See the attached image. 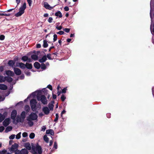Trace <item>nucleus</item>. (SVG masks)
Wrapping results in <instances>:
<instances>
[{
	"label": "nucleus",
	"mask_w": 154,
	"mask_h": 154,
	"mask_svg": "<svg viewBox=\"0 0 154 154\" xmlns=\"http://www.w3.org/2000/svg\"><path fill=\"white\" fill-rule=\"evenodd\" d=\"M10 15V14H3V16H9Z\"/></svg>",
	"instance_id": "obj_63"
},
{
	"label": "nucleus",
	"mask_w": 154,
	"mask_h": 154,
	"mask_svg": "<svg viewBox=\"0 0 154 154\" xmlns=\"http://www.w3.org/2000/svg\"><path fill=\"white\" fill-rule=\"evenodd\" d=\"M37 93V91H35V92H33L32 93V94H30L29 96H30V97L31 96H32L33 97H34L36 95Z\"/></svg>",
	"instance_id": "obj_39"
},
{
	"label": "nucleus",
	"mask_w": 154,
	"mask_h": 154,
	"mask_svg": "<svg viewBox=\"0 0 154 154\" xmlns=\"http://www.w3.org/2000/svg\"><path fill=\"white\" fill-rule=\"evenodd\" d=\"M17 114V111L15 110H14L12 111L11 113V118L14 120H15V117Z\"/></svg>",
	"instance_id": "obj_7"
},
{
	"label": "nucleus",
	"mask_w": 154,
	"mask_h": 154,
	"mask_svg": "<svg viewBox=\"0 0 154 154\" xmlns=\"http://www.w3.org/2000/svg\"><path fill=\"white\" fill-rule=\"evenodd\" d=\"M25 109L27 112H29V107L28 105H26L25 107Z\"/></svg>",
	"instance_id": "obj_37"
},
{
	"label": "nucleus",
	"mask_w": 154,
	"mask_h": 154,
	"mask_svg": "<svg viewBox=\"0 0 154 154\" xmlns=\"http://www.w3.org/2000/svg\"><path fill=\"white\" fill-rule=\"evenodd\" d=\"M46 133L47 134H50L51 135L53 136L54 135V132L53 130L52 129H49L47 130Z\"/></svg>",
	"instance_id": "obj_14"
},
{
	"label": "nucleus",
	"mask_w": 154,
	"mask_h": 154,
	"mask_svg": "<svg viewBox=\"0 0 154 154\" xmlns=\"http://www.w3.org/2000/svg\"><path fill=\"white\" fill-rule=\"evenodd\" d=\"M10 119L9 118H7L3 122V125L5 127L7 126L10 123Z\"/></svg>",
	"instance_id": "obj_9"
},
{
	"label": "nucleus",
	"mask_w": 154,
	"mask_h": 154,
	"mask_svg": "<svg viewBox=\"0 0 154 154\" xmlns=\"http://www.w3.org/2000/svg\"><path fill=\"white\" fill-rule=\"evenodd\" d=\"M48 106L50 110H53L54 105L52 103H49Z\"/></svg>",
	"instance_id": "obj_25"
},
{
	"label": "nucleus",
	"mask_w": 154,
	"mask_h": 154,
	"mask_svg": "<svg viewBox=\"0 0 154 154\" xmlns=\"http://www.w3.org/2000/svg\"><path fill=\"white\" fill-rule=\"evenodd\" d=\"M25 66L28 69H31L32 68V65L30 63H26Z\"/></svg>",
	"instance_id": "obj_22"
},
{
	"label": "nucleus",
	"mask_w": 154,
	"mask_h": 154,
	"mask_svg": "<svg viewBox=\"0 0 154 154\" xmlns=\"http://www.w3.org/2000/svg\"><path fill=\"white\" fill-rule=\"evenodd\" d=\"M55 15L57 17H59L60 18H61L62 17V14L60 11H58L55 14Z\"/></svg>",
	"instance_id": "obj_19"
},
{
	"label": "nucleus",
	"mask_w": 154,
	"mask_h": 154,
	"mask_svg": "<svg viewBox=\"0 0 154 154\" xmlns=\"http://www.w3.org/2000/svg\"><path fill=\"white\" fill-rule=\"evenodd\" d=\"M53 37H54L53 40H54V42L55 41H56L57 40V36L56 34H54V35Z\"/></svg>",
	"instance_id": "obj_41"
},
{
	"label": "nucleus",
	"mask_w": 154,
	"mask_h": 154,
	"mask_svg": "<svg viewBox=\"0 0 154 154\" xmlns=\"http://www.w3.org/2000/svg\"><path fill=\"white\" fill-rule=\"evenodd\" d=\"M56 28L58 30H60L62 29V27L61 26H58V25L56 27Z\"/></svg>",
	"instance_id": "obj_49"
},
{
	"label": "nucleus",
	"mask_w": 154,
	"mask_h": 154,
	"mask_svg": "<svg viewBox=\"0 0 154 154\" xmlns=\"http://www.w3.org/2000/svg\"><path fill=\"white\" fill-rule=\"evenodd\" d=\"M32 146L33 154H42V150L40 146L37 145L36 146Z\"/></svg>",
	"instance_id": "obj_1"
},
{
	"label": "nucleus",
	"mask_w": 154,
	"mask_h": 154,
	"mask_svg": "<svg viewBox=\"0 0 154 154\" xmlns=\"http://www.w3.org/2000/svg\"><path fill=\"white\" fill-rule=\"evenodd\" d=\"M12 127L11 126H8L6 128L5 132L7 133L9 131H11L12 129Z\"/></svg>",
	"instance_id": "obj_26"
},
{
	"label": "nucleus",
	"mask_w": 154,
	"mask_h": 154,
	"mask_svg": "<svg viewBox=\"0 0 154 154\" xmlns=\"http://www.w3.org/2000/svg\"><path fill=\"white\" fill-rule=\"evenodd\" d=\"M34 66L35 68L38 69L40 67V65L38 62H36L34 64Z\"/></svg>",
	"instance_id": "obj_20"
},
{
	"label": "nucleus",
	"mask_w": 154,
	"mask_h": 154,
	"mask_svg": "<svg viewBox=\"0 0 154 154\" xmlns=\"http://www.w3.org/2000/svg\"><path fill=\"white\" fill-rule=\"evenodd\" d=\"M153 28L152 29L151 27H150V30L152 34L153 35H154V24L153 25Z\"/></svg>",
	"instance_id": "obj_45"
},
{
	"label": "nucleus",
	"mask_w": 154,
	"mask_h": 154,
	"mask_svg": "<svg viewBox=\"0 0 154 154\" xmlns=\"http://www.w3.org/2000/svg\"><path fill=\"white\" fill-rule=\"evenodd\" d=\"M18 146V145L16 143H14L13 145L11 147V149L12 150H14V149H16L17 148Z\"/></svg>",
	"instance_id": "obj_16"
},
{
	"label": "nucleus",
	"mask_w": 154,
	"mask_h": 154,
	"mask_svg": "<svg viewBox=\"0 0 154 154\" xmlns=\"http://www.w3.org/2000/svg\"><path fill=\"white\" fill-rule=\"evenodd\" d=\"M42 111L46 115H48L49 113L50 112V110L47 107H43L42 109Z\"/></svg>",
	"instance_id": "obj_10"
},
{
	"label": "nucleus",
	"mask_w": 154,
	"mask_h": 154,
	"mask_svg": "<svg viewBox=\"0 0 154 154\" xmlns=\"http://www.w3.org/2000/svg\"><path fill=\"white\" fill-rule=\"evenodd\" d=\"M17 66L23 69H25L26 67L25 64L22 63H18Z\"/></svg>",
	"instance_id": "obj_12"
},
{
	"label": "nucleus",
	"mask_w": 154,
	"mask_h": 154,
	"mask_svg": "<svg viewBox=\"0 0 154 154\" xmlns=\"http://www.w3.org/2000/svg\"><path fill=\"white\" fill-rule=\"evenodd\" d=\"M48 46V44L47 43V41L46 40H44L43 41V46L44 48H46Z\"/></svg>",
	"instance_id": "obj_28"
},
{
	"label": "nucleus",
	"mask_w": 154,
	"mask_h": 154,
	"mask_svg": "<svg viewBox=\"0 0 154 154\" xmlns=\"http://www.w3.org/2000/svg\"><path fill=\"white\" fill-rule=\"evenodd\" d=\"M25 112L24 111L21 114V118L23 120L25 117Z\"/></svg>",
	"instance_id": "obj_27"
},
{
	"label": "nucleus",
	"mask_w": 154,
	"mask_h": 154,
	"mask_svg": "<svg viewBox=\"0 0 154 154\" xmlns=\"http://www.w3.org/2000/svg\"><path fill=\"white\" fill-rule=\"evenodd\" d=\"M28 151L26 149H23L21 151L17 150L15 151V153L17 154H28Z\"/></svg>",
	"instance_id": "obj_6"
},
{
	"label": "nucleus",
	"mask_w": 154,
	"mask_h": 154,
	"mask_svg": "<svg viewBox=\"0 0 154 154\" xmlns=\"http://www.w3.org/2000/svg\"><path fill=\"white\" fill-rule=\"evenodd\" d=\"M14 71L15 73L17 75H19L21 74V71L18 68H15L14 69Z\"/></svg>",
	"instance_id": "obj_11"
},
{
	"label": "nucleus",
	"mask_w": 154,
	"mask_h": 154,
	"mask_svg": "<svg viewBox=\"0 0 154 154\" xmlns=\"http://www.w3.org/2000/svg\"><path fill=\"white\" fill-rule=\"evenodd\" d=\"M24 75H22L20 77V79H24Z\"/></svg>",
	"instance_id": "obj_62"
},
{
	"label": "nucleus",
	"mask_w": 154,
	"mask_h": 154,
	"mask_svg": "<svg viewBox=\"0 0 154 154\" xmlns=\"http://www.w3.org/2000/svg\"><path fill=\"white\" fill-rule=\"evenodd\" d=\"M66 99V97H65V95H63V94L61 96V100L63 101L65 100Z\"/></svg>",
	"instance_id": "obj_38"
},
{
	"label": "nucleus",
	"mask_w": 154,
	"mask_h": 154,
	"mask_svg": "<svg viewBox=\"0 0 154 154\" xmlns=\"http://www.w3.org/2000/svg\"><path fill=\"white\" fill-rule=\"evenodd\" d=\"M42 69L45 70L46 69V65L44 63H42L40 66Z\"/></svg>",
	"instance_id": "obj_30"
},
{
	"label": "nucleus",
	"mask_w": 154,
	"mask_h": 154,
	"mask_svg": "<svg viewBox=\"0 0 154 154\" xmlns=\"http://www.w3.org/2000/svg\"><path fill=\"white\" fill-rule=\"evenodd\" d=\"M21 133L20 132L18 133L16 135V139H19L21 137Z\"/></svg>",
	"instance_id": "obj_35"
},
{
	"label": "nucleus",
	"mask_w": 154,
	"mask_h": 154,
	"mask_svg": "<svg viewBox=\"0 0 154 154\" xmlns=\"http://www.w3.org/2000/svg\"><path fill=\"white\" fill-rule=\"evenodd\" d=\"M5 81V77L0 76V82H4Z\"/></svg>",
	"instance_id": "obj_31"
},
{
	"label": "nucleus",
	"mask_w": 154,
	"mask_h": 154,
	"mask_svg": "<svg viewBox=\"0 0 154 154\" xmlns=\"http://www.w3.org/2000/svg\"><path fill=\"white\" fill-rule=\"evenodd\" d=\"M26 3L24 2L23 5L19 8V12L15 14V16L16 17H19L24 13V10L26 8Z\"/></svg>",
	"instance_id": "obj_2"
},
{
	"label": "nucleus",
	"mask_w": 154,
	"mask_h": 154,
	"mask_svg": "<svg viewBox=\"0 0 154 154\" xmlns=\"http://www.w3.org/2000/svg\"><path fill=\"white\" fill-rule=\"evenodd\" d=\"M15 135L14 134H13L10 136L9 139H13L15 138Z\"/></svg>",
	"instance_id": "obj_51"
},
{
	"label": "nucleus",
	"mask_w": 154,
	"mask_h": 154,
	"mask_svg": "<svg viewBox=\"0 0 154 154\" xmlns=\"http://www.w3.org/2000/svg\"><path fill=\"white\" fill-rule=\"evenodd\" d=\"M44 7L45 8L49 10H51L53 9L55 6H54V7H51L47 2H45L44 4Z\"/></svg>",
	"instance_id": "obj_8"
},
{
	"label": "nucleus",
	"mask_w": 154,
	"mask_h": 154,
	"mask_svg": "<svg viewBox=\"0 0 154 154\" xmlns=\"http://www.w3.org/2000/svg\"><path fill=\"white\" fill-rule=\"evenodd\" d=\"M30 96H28L27 97V98L26 99H25L24 100V102H26V101H28V99L30 98Z\"/></svg>",
	"instance_id": "obj_61"
},
{
	"label": "nucleus",
	"mask_w": 154,
	"mask_h": 154,
	"mask_svg": "<svg viewBox=\"0 0 154 154\" xmlns=\"http://www.w3.org/2000/svg\"><path fill=\"white\" fill-rule=\"evenodd\" d=\"M63 30L66 32H69L70 31V29L69 28H65L63 29Z\"/></svg>",
	"instance_id": "obj_53"
},
{
	"label": "nucleus",
	"mask_w": 154,
	"mask_h": 154,
	"mask_svg": "<svg viewBox=\"0 0 154 154\" xmlns=\"http://www.w3.org/2000/svg\"><path fill=\"white\" fill-rule=\"evenodd\" d=\"M28 121L29 122L28 124L29 125V126H32L33 125V123L31 121Z\"/></svg>",
	"instance_id": "obj_46"
},
{
	"label": "nucleus",
	"mask_w": 154,
	"mask_h": 154,
	"mask_svg": "<svg viewBox=\"0 0 154 154\" xmlns=\"http://www.w3.org/2000/svg\"><path fill=\"white\" fill-rule=\"evenodd\" d=\"M46 129V127L45 126H44L42 128V131H45V130Z\"/></svg>",
	"instance_id": "obj_57"
},
{
	"label": "nucleus",
	"mask_w": 154,
	"mask_h": 154,
	"mask_svg": "<svg viewBox=\"0 0 154 154\" xmlns=\"http://www.w3.org/2000/svg\"><path fill=\"white\" fill-rule=\"evenodd\" d=\"M35 136V134L34 133H32L30 134L29 137L31 139H32L34 138Z\"/></svg>",
	"instance_id": "obj_34"
},
{
	"label": "nucleus",
	"mask_w": 154,
	"mask_h": 154,
	"mask_svg": "<svg viewBox=\"0 0 154 154\" xmlns=\"http://www.w3.org/2000/svg\"><path fill=\"white\" fill-rule=\"evenodd\" d=\"M47 57L49 60H52V59L51 57V54H48L47 56Z\"/></svg>",
	"instance_id": "obj_42"
},
{
	"label": "nucleus",
	"mask_w": 154,
	"mask_h": 154,
	"mask_svg": "<svg viewBox=\"0 0 154 154\" xmlns=\"http://www.w3.org/2000/svg\"><path fill=\"white\" fill-rule=\"evenodd\" d=\"M64 32L63 31H59V32H57V34H59L60 35H62L63 34H64Z\"/></svg>",
	"instance_id": "obj_50"
},
{
	"label": "nucleus",
	"mask_w": 154,
	"mask_h": 154,
	"mask_svg": "<svg viewBox=\"0 0 154 154\" xmlns=\"http://www.w3.org/2000/svg\"><path fill=\"white\" fill-rule=\"evenodd\" d=\"M58 118H59V116H58V114H56V118L54 120V121L55 122L57 121L58 120Z\"/></svg>",
	"instance_id": "obj_40"
},
{
	"label": "nucleus",
	"mask_w": 154,
	"mask_h": 154,
	"mask_svg": "<svg viewBox=\"0 0 154 154\" xmlns=\"http://www.w3.org/2000/svg\"><path fill=\"white\" fill-rule=\"evenodd\" d=\"M6 80L9 82H11L13 80V79L11 77L9 76H6L5 77V81Z\"/></svg>",
	"instance_id": "obj_18"
},
{
	"label": "nucleus",
	"mask_w": 154,
	"mask_h": 154,
	"mask_svg": "<svg viewBox=\"0 0 154 154\" xmlns=\"http://www.w3.org/2000/svg\"><path fill=\"white\" fill-rule=\"evenodd\" d=\"M6 74L8 75L13 76L14 75V72L10 70L7 71L6 72Z\"/></svg>",
	"instance_id": "obj_15"
},
{
	"label": "nucleus",
	"mask_w": 154,
	"mask_h": 154,
	"mask_svg": "<svg viewBox=\"0 0 154 154\" xmlns=\"http://www.w3.org/2000/svg\"><path fill=\"white\" fill-rule=\"evenodd\" d=\"M66 90H67V88L66 87L65 88L62 90V93H65L66 92Z\"/></svg>",
	"instance_id": "obj_48"
},
{
	"label": "nucleus",
	"mask_w": 154,
	"mask_h": 154,
	"mask_svg": "<svg viewBox=\"0 0 154 154\" xmlns=\"http://www.w3.org/2000/svg\"><path fill=\"white\" fill-rule=\"evenodd\" d=\"M31 57L32 59L35 60H37L38 59V56L35 54H32L31 56Z\"/></svg>",
	"instance_id": "obj_21"
},
{
	"label": "nucleus",
	"mask_w": 154,
	"mask_h": 154,
	"mask_svg": "<svg viewBox=\"0 0 154 154\" xmlns=\"http://www.w3.org/2000/svg\"><path fill=\"white\" fill-rule=\"evenodd\" d=\"M28 58V57L27 56H24L22 57V60L24 61H26L27 60Z\"/></svg>",
	"instance_id": "obj_32"
},
{
	"label": "nucleus",
	"mask_w": 154,
	"mask_h": 154,
	"mask_svg": "<svg viewBox=\"0 0 154 154\" xmlns=\"http://www.w3.org/2000/svg\"><path fill=\"white\" fill-rule=\"evenodd\" d=\"M4 68L3 66H1L0 67V72H2L3 71Z\"/></svg>",
	"instance_id": "obj_59"
},
{
	"label": "nucleus",
	"mask_w": 154,
	"mask_h": 154,
	"mask_svg": "<svg viewBox=\"0 0 154 154\" xmlns=\"http://www.w3.org/2000/svg\"><path fill=\"white\" fill-rule=\"evenodd\" d=\"M64 10L66 11H68L69 10V7L67 6L65 7H64Z\"/></svg>",
	"instance_id": "obj_56"
},
{
	"label": "nucleus",
	"mask_w": 154,
	"mask_h": 154,
	"mask_svg": "<svg viewBox=\"0 0 154 154\" xmlns=\"http://www.w3.org/2000/svg\"><path fill=\"white\" fill-rule=\"evenodd\" d=\"M38 116L35 113H31L27 118V120L28 121H31L32 120H35L37 119Z\"/></svg>",
	"instance_id": "obj_4"
},
{
	"label": "nucleus",
	"mask_w": 154,
	"mask_h": 154,
	"mask_svg": "<svg viewBox=\"0 0 154 154\" xmlns=\"http://www.w3.org/2000/svg\"><path fill=\"white\" fill-rule=\"evenodd\" d=\"M47 87L51 90H52V87L50 85H48V86Z\"/></svg>",
	"instance_id": "obj_58"
},
{
	"label": "nucleus",
	"mask_w": 154,
	"mask_h": 154,
	"mask_svg": "<svg viewBox=\"0 0 154 154\" xmlns=\"http://www.w3.org/2000/svg\"><path fill=\"white\" fill-rule=\"evenodd\" d=\"M14 62L12 60L9 61L8 62V64L9 65L11 66H13L14 64Z\"/></svg>",
	"instance_id": "obj_24"
},
{
	"label": "nucleus",
	"mask_w": 154,
	"mask_h": 154,
	"mask_svg": "<svg viewBox=\"0 0 154 154\" xmlns=\"http://www.w3.org/2000/svg\"><path fill=\"white\" fill-rule=\"evenodd\" d=\"M5 39V36L3 35H0V39L1 40H3Z\"/></svg>",
	"instance_id": "obj_55"
},
{
	"label": "nucleus",
	"mask_w": 154,
	"mask_h": 154,
	"mask_svg": "<svg viewBox=\"0 0 154 154\" xmlns=\"http://www.w3.org/2000/svg\"><path fill=\"white\" fill-rule=\"evenodd\" d=\"M4 119V116L1 113H0V122H1Z\"/></svg>",
	"instance_id": "obj_33"
},
{
	"label": "nucleus",
	"mask_w": 154,
	"mask_h": 154,
	"mask_svg": "<svg viewBox=\"0 0 154 154\" xmlns=\"http://www.w3.org/2000/svg\"><path fill=\"white\" fill-rule=\"evenodd\" d=\"M47 57L46 55L44 56L42 58L39 59V61L40 63H43L45 62L47 60Z\"/></svg>",
	"instance_id": "obj_13"
},
{
	"label": "nucleus",
	"mask_w": 154,
	"mask_h": 154,
	"mask_svg": "<svg viewBox=\"0 0 154 154\" xmlns=\"http://www.w3.org/2000/svg\"><path fill=\"white\" fill-rule=\"evenodd\" d=\"M44 140L46 142L48 143L49 141V138L47 137V135H45L44 136Z\"/></svg>",
	"instance_id": "obj_29"
},
{
	"label": "nucleus",
	"mask_w": 154,
	"mask_h": 154,
	"mask_svg": "<svg viewBox=\"0 0 154 154\" xmlns=\"http://www.w3.org/2000/svg\"><path fill=\"white\" fill-rule=\"evenodd\" d=\"M7 88V86L3 84L0 85V89L3 90H6Z\"/></svg>",
	"instance_id": "obj_17"
},
{
	"label": "nucleus",
	"mask_w": 154,
	"mask_h": 154,
	"mask_svg": "<svg viewBox=\"0 0 154 154\" xmlns=\"http://www.w3.org/2000/svg\"><path fill=\"white\" fill-rule=\"evenodd\" d=\"M53 147L55 149H57V143L56 142H55L54 143Z\"/></svg>",
	"instance_id": "obj_52"
},
{
	"label": "nucleus",
	"mask_w": 154,
	"mask_h": 154,
	"mask_svg": "<svg viewBox=\"0 0 154 154\" xmlns=\"http://www.w3.org/2000/svg\"><path fill=\"white\" fill-rule=\"evenodd\" d=\"M7 151L5 149H4L2 151L0 152V154H7Z\"/></svg>",
	"instance_id": "obj_36"
},
{
	"label": "nucleus",
	"mask_w": 154,
	"mask_h": 154,
	"mask_svg": "<svg viewBox=\"0 0 154 154\" xmlns=\"http://www.w3.org/2000/svg\"><path fill=\"white\" fill-rule=\"evenodd\" d=\"M27 1L29 4V6L30 7L32 5V1L31 0H27Z\"/></svg>",
	"instance_id": "obj_43"
},
{
	"label": "nucleus",
	"mask_w": 154,
	"mask_h": 154,
	"mask_svg": "<svg viewBox=\"0 0 154 154\" xmlns=\"http://www.w3.org/2000/svg\"><path fill=\"white\" fill-rule=\"evenodd\" d=\"M23 137H25L28 136L27 133L26 132H24L22 134Z\"/></svg>",
	"instance_id": "obj_47"
},
{
	"label": "nucleus",
	"mask_w": 154,
	"mask_h": 154,
	"mask_svg": "<svg viewBox=\"0 0 154 154\" xmlns=\"http://www.w3.org/2000/svg\"><path fill=\"white\" fill-rule=\"evenodd\" d=\"M36 47L38 48H40L41 47V45L40 44H37L36 45Z\"/></svg>",
	"instance_id": "obj_60"
},
{
	"label": "nucleus",
	"mask_w": 154,
	"mask_h": 154,
	"mask_svg": "<svg viewBox=\"0 0 154 154\" xmlns=\"http://www.w3.org/2000/svg\"><path fill=\"white\" fill-rule=\"evenodd\" d=\"M37 99L38 101H41L42 103L44 105L47 104V100L46 97L44 95L39 96L38 95L37 96Z\"/></svg>",
	"instance_id": "obj_3"
},
{
	"label": "nucleus",
	"mask_w": 154,
	"mask_h": 154,
	"mask_svg": "<svg viewBox=\"0 0 154 154\" xmlns=\"http://www.w3.org/2000/svg\"><path fill=\"white\" fill-rule=\"evenodd\" d=\"M36 100L34 99L31 100L30 101V105L32 110L35 111L36 110V104H37Z\"/></svg>",
	"instance_id": "obj_5"
},
{
	"label": "nucleus",
	"mask_w": 154,
	"mask_h": 154,
	"mask_svg": "<svg viewBox=\"0 0 154 154\" xmlns=\"http://www.w3.org/2000/svg\"><path fill=\"white\" fill-rule=\"evenodd\" d=\"M25 146L26 148L27 149L30 150L31 149V145L29 143H26L25 145Z\"/></svg>",
	"instance_id": "obj_23"
},
{
	"label": "nucleus",
	"mask_w": 154,
	"mask_h": 154,
	"mask_svg": "<svg viewBox=\"0 0 154 154\" xmlns=\"http://www.w3.org/2000/svg\"><path fill=\"white\" fill-rule=\"evenodd\" d=\"M4 128L3 126L0 127V132H2L4 130Z\"/></svg>",
	"instance_id": "obj_54"
},
{
	"label": "nucleus",
	"mask_w": 154,
	"mask_h": 154,
	"mask_svg": "<svg viewBox=\"0 0 154 154\" xmlns=\"http://www.w3.org/2000/svg\"><path fill=\"white\" fill-rule=\"evenodd\" d=\"M48 16V14L47 13L45 14L44 15V17H47Z\"/></svg>",
	"instance_id": "obj_64"
},
{
	"label": "nucleus",
	"mask_w": 154,
	"mask_h": 154,
	"mask_svg": "<svg viewBox=\"0 0 154 154\" xmlns=\"http://www.w3.org/2000/svg\"><path fill=\"white\" fill-rule=\"evenodd\" d=\"M53 20V18L52 17H50L49 18V19L48 20V21L49 23H51L52 22Z\"/></svg>",
	"instance_id": "obj_44"
}]
</instances>
